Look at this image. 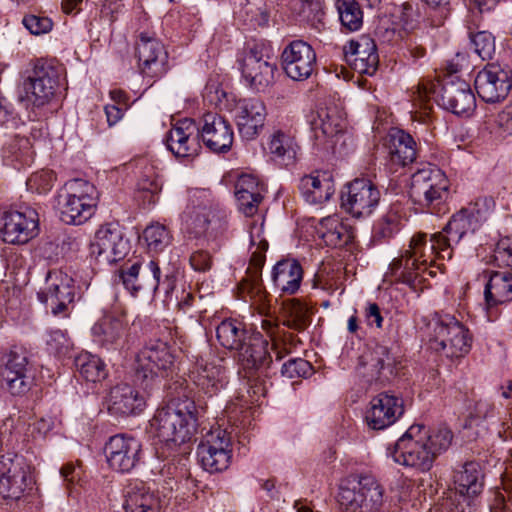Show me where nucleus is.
<instances>
[{"label": "nucleus", "instance_id": "nucleus-1", "mask_svg": "<svg viewBox=\"0 0 512 512\" xmlns=\"http://www.w3.org/2000/svg\"><path fill=\"white\" fill-rule=\"evenodd\" d=\"M494 200L490 197L476 199L473 203L463 207L452 215L442 231L432 234H415L405 250L395 258L390 266L389 273L395 281L416 287L427 280V276L435 277L436 259L450 260L453 248L467 234H473L487 220L494 209Z\"/></svg>", "mask_w": 512, "mask_h": 512}, {"label": "nucleus", "instance_id": "nucleus-2", "mask_svg": "<svg viewBox=\"0 0 512 512\" xmlns=\"http://www.w3.org/2000/svg\"><path fill=\"white\" fill-rule=\"evenodd\" d=\"M167 389V403L156 411L151 427L159 442L173 449L190 441L195 434L198 410L187 380L178 378Z\"/></svg>", "mask_w": 512, "mask_h": 512}, {"label": "nucleus", "instance_id": "nucleus-3", "mask_svg": "<svg viewBox=\"0 0 512 512\" xmlns=\"http://www.w3.org/2000/svg\"><path fill=\"white\" fill-rule=\"evenodd\" d=\"M426 326L429 345L434 351L450 359L462 358L470 352L472 335L455 316L434 313Z\"/></svg>", "mask_w": 512, "mask_h": 512}, {"label": "nucleus", "instance_id": "nucleus-4", "mask_svg": "<svg viewBox=\"0 0 512 512\" xmlns=\"http://www.w3.org/2000/svg\"><path fill=\"white\" fill-rule=\"evenodd\" d=\"M176 370V355L167 342L153 340L137 355L134 381L143 389H151L161 383L162 378L173 375Z\"/></svg>", "mask_w": 512, "mask_h": 512}, {"label": "nucleus", "instance_id": "nucleus-5", "mask_svg": "<svg viewBox=\"0 0 512 512\" xmlns=\"http://www.w3.org/2000/svg\"><path fill=\"white\" fill-rule=\"evenodd\" d=\"M383 496L384 490L374 476L357 474L341 482L337 502L341 512H378Z\"/></svg>", "mask_w": 512, "mask_h": 512}, {"label": "nucleus", "instance_id": "nucleus-6", "mask_svg": "<svg viewBox=\"0 0 512 512\" xmlns=\"http://www.w3.org/2000/svg\"><path fill=\"white\" fill-rule=\"evenodd\" d=\"M98 191L87 180L67 181L57 197L60 219L66 224L80 225L90 219L97 206Z\"/></svg>", "mask_w": 512, "mask_h": 512}, {"label": "nucleus", "instance_id": "nucleus-7", "mask_svg": "<svg viewBox=\"0 0 512 512\" xmlns=\"http://www.w3.org/2000/svg\"><path fill=\"white\" fill-rule=\"evenodd\" d=\"M227 217L226 210L213 206L197 193L190 196L181 216L184 230L193 238L222 234L227 227Z\"/></svg>", "mask_w": 512, "mask_h": 512}, {"label": "nucleus", "instance_id": "nucleus-8", "mask_svg": "<svg viewBox=\"0 0 512 512\" xmlns=\"http://www.w3.org/2000/svg\"><path fill=\"white\" fill-rule=\"evenodd\" d=\"M263 223L253 224L250 230V243L255 246L251 253L250 264L246 277L238 285L239 297L245 302H252L261 312L267 310L266 290L261 279V270L265 263V253L268 249V242L262 237Z\"/></svg>", "mask_w": 512, "mask_h": 512}, {"label": "nucleus", "instance_id": "nucleus-9", "mask_svg": "<svg viewBox=\"0 0 512 512\" xmlns=\"http://www.w3.org/2000/svg\"><path fill=\"white\" fill-rule=\"evenodd\" d=\"M450 195V181L437 166L427 164L412 174L409 197L422 209L434 210Z\"/></svg>", "mask_w": 512, "mask_h": 512}, {"label": "nucleus", "instance_id": "nucleus-10", "mask_svg": "<svg viewBox=\"0 0 512 512\" xmlns=\"http://www.w3.org/2000/svg\"><path fill=\"white\" fill-rule=\"evenodd\" d=\"M426 439L425 426L412 425L394 446L388 449V455L399 465L427 472L432 468L434 458L424 442Z\"/></svg>", "mask_w": 512, "mask_h": 512}, {"label": "nucleus", "instance_id": "nucleus-11", "mask_svg": "<svg viewBox=\"0 0 512 512\" xmlns=\"http://www.w3.org/2000/svg\"><path fill=\"white\" fill-rule=\"evenodd\" d=\"M239 63L242 78L253 91L264 92L274 82L277 67L271 48L264 43L248 45Z\"/></svg>", "mask_w": 512, "mask_h": 512}, {"label": "nucleus", "instance_id": "nucleus-12", "mask_svg": "<svg viewBox=\"0 0 512 512\" xmlns=\"http://www.w3.org/2000/svg\"><path fill=\"white\" fill-rule=\"evenodd\" d=\"M59 76L60 68L54 62L38 60L22 83L21 101L37 108L48 104L58 86Z\"/></svg>", "mask_w": 512, "mask_h": 512}, {"label": "nucleus", "instance_id": "nucleus-13", "mask_svg": "<svg viewBox=\"0 0 512 512\" xmlns=\"http://www.w3.org/2000/svg\"><path fill=\"white\" fill-rule=\"evenodd\" d=\"M75 295L74 279L61 269H53L46 275L45 290L38 292L37 297L53 316L68 318L74 308Z\"/></svg>", "mask_w": 512, "mask_h": 512}, {"label": "nucleus", "instance_id": "nucleus-14", "mask_svg": "<svg viewBox=\"0 0 512 512\" xmlns=\"http://www.w3.org/2000/svg\"><path fill=\"white\" fill-rule=\"evenodd\" d=\"M31 467L23 456L6 454L0 457V496L17 501L32 489Z\"/></svg>", "mask_w": 512, "mask_h": 512}, {"label": "nucleus", "instance_id": "nucleus-15", "mask_svg": "<svg viewBox=\"0 0 512 512\" xmlns=\"http://www.w3.org/2000/svg\"><path fill=\"white\" fill-rule=\"evenodd\" d=\"M201 467L209 473L225 471L232 459L231 437L220 427L207 432L197 447Z\"/></svg>", "mask_w": 512, "mask_h": 512}, {"label": "nucleus", "instance_id": "nucleus-16", "mask_svg": "<svg viewBox=\"0 0 512 512\" xmlns=\"http://www.w3.org/2000/svg\"><path fill=\"white\" fill-rule=\"evenodd\" d=\"M129 250L130 242L118 222L100 226L90 244V255L101 263L111 264L122 260Z\"/></svg>", "mask_w": 512, "mask_h": 512}, {"label": "nucleus", "instance_id": "nucleus-17", "mask_svg": "<svg viewBox=\"0 0 512 512\" xmlns=\"http://www.w3.org/2000/svg\"><path fill=\"white\" fill-rule=\"evenodd\" d=\"M38 229L39 216L31 207L5 211L0 217V237L9 244L27 243L37 235Z\"/></svg>", "mask_w": 512, "mask_h": 512}, {"label": "nucleus", "instance_id": "nucleus-18", "mask_svg": "<svg viewBox=\"0 0 512 512\" xmlns=\"http://www.w3.org/2000/svg\"><path fill=\"white\" fill-rule=\"evenodd\" d=\"M27 365L28 351L22 346H12L2 357L1 383L14 396L26 394L32 386Z\"/></svg>", "mask_w": 512, "mask_h": 512}, {"label": "nucleus", "instance_id": "nucleus-19", "mask_svg": "<svg viewBox=\"0 0 512 512\" xmlns=\"http://www.w3.org/2000/svg\"><path fill=\"white\" fill-rule=\"evenodd\" d=\"M381 192L368 179H355L346 186L341 195L342 208L354 218H366L379 205Z\"/></svg>", "mask_w": 512, "mask_h": 512}, {"label": "nucleus", "instance_id": "nucleus-20", "mask_svg": "<svg viewBox=\"0 0 512 512\" xmlns=\"http://www.w3.org/2000/svg\"><path fill=\"white\" fill-rule=\"evenodd\" d=\"M224 360L216 356L198 357L189 371L191 381L206 395H217L228 384Z\"/></svg>", "mask_w": 512, "mask_h": 512}, {"label": "nucleus", "instance_id": "nucleus-21", "mask_svg": "<svg viewBox=\"0 0 512 512\" xmlns=\"http://www.w3.org/2000/svg\"><path fill=\"white\" fill-rule=\"evenodd\" d=\"M478 96L487 103L504 100L512 87V73L499 64H488L478 72L475 81Z\"/></svg>", "mask_w": 512, "mask_h": 512}, {"label": "nucleus", "instance_id": "nucleus-22", "mask_svg": "<svg viewBox=\"0 0 512 512\" xmlns=\"http://www.w3.org/2000/svg\"><path fill=\"white\" fill-rule=\"evenodd\" d=\"M141 450L140 441L125 434L111 436L104 447L109 467L120 473L130 472L138 464Z\"/></svg>", "mask_w": 512, "mask_h": 512}, {"label": "nucleus", "instance_id": "nucleus-23", "mask_svg": "<svg viewBox=\"0 0 512 512\" xmlns=\"http://www.w3.org/2000/svg\"><path fill=\"white\" fill-rule=\"evenodd\" d=\"M234 120L242 139L250 141L257 138L264 129L267 109L258 98L239 99L234 107Z\"/></svg>", "mask_w": 512, "mask_h": 512}, {"label": "nucleus", "instance_id": "nucleus-24", "mask_svg": "<svg viewBox=\"0 0 512 512\" xmlns=\"http://www.w3.org/2000/svg\"><path fill=\"white\" fill-rule=\"evenodd\" d=\"M451 75H449L441 89L442 106L456 115L469 116L476 107V99L469 83L454 75L458 71L457 67L450 65Z\"/></svg>", "mask_w": 512, "mask_h": 512}, {"label": "nucleus", "instance_id": "nucleus-25", "mask_svg": "<svg viewBox=\"0 0 512 512\" xmlns=\"http://www.w3.org/2000/svg\"><path fill=\"white\" fill-rule=\"evenodd\" d=\"M269 342L259 334H253L238 352V363L251 377L256 374L270 377L273 359Z\"/></svg>", "mask_w": 512, "mask_h": 512}, {"label": "nucleus", "instance_id": "nucleus-26", "mask_svg": "<svg viewBox=\"0 0 512 512\" xmlns=\"http://www.w3.org/2000/svg\"><path fill=\"white\" fill-rule=\"evenodd\" d=\"M281 60L286 75L293 80L302 81L313 73L316 53L307 42L294 40L283 49Z\"/></svg>", "mask_w": 512, "mask_h": 512}, {"label": "nucleus", "instance_id": "nucleus-27", "mask_svg": "<svg viewBox=\"0 0 512 512\" xmlns=\"http://www.w3.org/2000/svg\"><path fill=\"white\" fill-rule=\"evenodd\" d=\"M200 131L193 119L179 120L167 133L165 143L177 158H194L201 151Z\"/></svg>", "mask_w": 512, "mask_h": 512}, {"label": "nucleus", "instance_id": "nucleus-28", "mask_svg": "<svg viewBox=\"0 0 512 512\" xmlns=\"http://www.w3.org/2000/svg\"><path fill=\"white\" fill-rule=\"evenodd\" d=\"M142 264L135 262L127 268H121L116 276L115 282L121 283L132 296H137L142 290H148L153 293L159 289L161 284V269L155 260H150L143 267L142 277L140 270Z\"/></svg>", "mask_w": 512, "mask_h": 512}, {"label": "nucleus", "instance_id": "nucleus-29", "mask_svg": "<svg viewBox=\"0 0 512 512\" xmlns=\"http://www.w3.org/2000/svg\"><path fill=\"white\" fill-rule=\"evenodd\" d=\"M403 413L404 401L401 397L381 392L371 399L365 421L369 428L383 430L393 425Z\"/></svg>", "mask_w": 512, "mask_h": 512}, {"label": "nucleus", "instance_id": "nucleus-30", "mask_svg": "<svg viewBox=\"0 0 512 512\" xmlns=\"http://www.w3.org/2000/svg\"><path fill=\"white\" fill-rule=\"evenodd\" d=\"M199 131L200 138L211 152L226 153L231 149L234 132L230 122L223 116L215 113L205 114Z\"/></svg>", "mask_w": 512, "mask_h": 512}, {"label": "nucleus", "instance_id": "nucleus-31", "mask_svg": "<svg viewBox=\"0 0 512 512\" xmlns=\"http://www.w3.org/2000/svg\"><path fill=\"white\" fill-rule=\"evenodd\" d=\"M346 62L360 74L373 75L379 64L377 46L374 39L361 35L344 46Z\"/></svg>", "mask_w": 512, "mask_h": 512}, {"label": "nucleus", "instance_id": "nucleus-32", "mask_svg": "<svg viewBox=\"0 0 512 512\" xmlns=\"http://www.w3.org/2000/svg\"><path fill=\"white\" fill-rule=\"evenodd\" d=\"M136 53L139 69L144 76L155 78L165 73L167 52L158 39L141 34Z\"/></svg>", "mask_w": 512, "mask_h": 512}, {"label": "nucleus", "instance_id": "nucleus-33", "mask_svg": "<svg viewBox=\"0 0 512 512\" xmlns=\"http://www.w3.org/2000/svg\"><path fill=\"white\" fill-rule=\"evenodd\" d=\"M127 321L123 313L109 312L94 324V341L107 350H116L123 344Z\"/></svg>", "mask_w": 512, "mask_h": 512}, {"label": "nucleus", "instance_id": "nucleus-34", "mask_svg": "<svg viewBox=\"0 0 512 512\" xmlns=\"http://www.w3.org/2000/svg\"><path fill=\"white\" fill-rule=\"evenodd\" d=\"M311 125L316 139H333L346 129L345 113L342 108L333 103L319 107Z\"/></svg>", "mask_w": 512, "mask_h": 512}, {"label": "nucleus", "instance_id": "nucleus-35", "mask_svg": "<svg viewBox=\"0 0 512 512\" xmlns=\"http://www.w3.org/2000/svg\"><path fill=\"white\" fill-rule=\"evenodd\" d=\"M146 406L144 395L133 386L118 384L114 386L108 398V410L113 415H136Z\"/></svg>", "mask_w": 512, "mask_h": 512}, {"label": "nucleus", "instance_id": "nucleus-36", "mask_svg": "<svg viewBox=\"0 0 512 512\" xmlns=\"http://www.w3.org/2000/svg\"><path fill=\"white\" fill-rule=\"evenodd\" d=\"M299 150L300 147L290 131L277 128L268 137V155L273 162L280 166L289 167L294 165Z\"/></svg>", "mask_w": 512, "mask_h": 512}, {"label": "nucleus", "instance_id": "nucleus-37", "mask_svg": "<svg viewBox=\"0 0 512 512\" xmlns=\"http://www.w3.org/2000/svg\"><path fill=\"white\" fill-rule=\"evenodd\" d=\"M299 190L304 201L310 205H323L335 193V184L327 174L305 175L300 179Z\"/></svg>", "mask_w": 512, "mask_h": 512}, {"label": "nucleus", "instance_id": "nucleus-38", "mask_svg": "<svg viewBox=\"0 0 512 512\" xmlns=\"http://www.w3.org/2000/svg\"><path fill=\"white\" fill-rule=\"evenodd\" d=\"M388 149L391 161L401 166L412 163L418 153V145L414 138L401 129L390 131Z\"/></svg>", "mask_w": 512, "mask_h": 512}, {"label": "nucleus", "instance_id": "nucleus-39", "mask_svg": "<svg viewBox=\"0 0 512 512\" xmlns=\"http://www.w3.org/2000/svg\"><path fill=\"white\" fill-rule=\"evenodd\" d=\"M303 278V269L295 259H284L276 263L272 271V280L282 292L296 293Z\"/></svg>", "mask_w": 512, "mask_h": 512}, {"label": "nucleus", "instance_id": "nucleus-40", "mask_svg": "<svg viewBox=\"0 0 512 512\" xmlns=\"http://www.w3.org/2000/svg\"><path fill=\"white\" fill-rule=\"evenodd\" d=\"M317 233L331 247L347 245L354 237L352 227L337 215L321 219Z\"/></svg>", "mask_w": 512, "mask_h": 512}, {"label": "nucleus", "instance_id": "nucleus-41", "mask_svg": "<svg viewBox=\"0 0 512 512\" xmlns=\"http://www.w3.org/2000/svg\"><path fill=\"white\" fill-rule=\"evenodd\" d=\"M454 484L461 495L473 497L480 494L484 486V474L480 464L475 461L464 463L454 473Z\"/></svg>", "mask_w": 512, "mask_h": 512}, {"label": "nucleus", "instance_id": "nucleus-42", "mask_svg": "<svg viewBox=\"0 0 512 512\" xmlns=\"http://www.w3.org/2000/svg\"><path fill=\"white\" fill-rule=\"evenodd\" d=\"M484 296L489 306L512 301V274L509 272H488Z\"/></svg>", "mask_w": 512, "mask_h": 512}, {"label": "nucleus", "instance_id": "nucleus-43", "mask_svg": "<svg viewBox=\"0 0 512 512\" xmlns=\"http://www.w3.org/2000/svg\"><path fill=\"white\" fill-rule=\"evenodd\" d=\"M252 335L242 321L233 318L223 320L216 328L218 342L229 350L239 351Z\"/></svg>", "mask_w": 512, "mask_h": 512}, {"label": "nucleus", "instance_id": "nucleus-44", "mask_svg": "<svg viewBox=\"0 0 512 512\" xmlns=\"http://www.w3.org/2000/svg\"><path fill=\"white\" fill-rule=\"evenodd\" d=\"M34 155L32 144L27 137L14 136L6 141L2 148L3 161L16 169L30 165Z\"/></svg>", "mask_w": 512, "mask_h": 512}, {"label": "nucleus", "instance_id": "nucleus-45", "mask_svg": "<svg viewBox=\"0 0 512 512\" xmlns=\"http://www.w3.org/2000/svg\"><path fill=\"white\" fill-rule=\"evenodd\" d=\"M125 512H160L159 497L145 486L135 485L129 488L123 504Z\"/></svg>", "mask_w": 512, "mask_h": 512}, {"label": "nucleus", "instance_id": "nucleus-46", "mask_svg": "<svg viewBox=\"0 0 512 512\" xmlns=\"http://www.w3.org/2000/svg\"><path fill=\"white\" fill-rule=\"evenodd\" d=\"M403 214L400 204H392L373 226V241L385 243L392 239L402 227Z\"/></svg>", "mask_w": 512, "mask_h": 512}, {"label": "nucleus", "instance_id": "nucleus-47", "mask_svg": "<svg viewBox=\"0 0 512 512\" xmlns=\"http://www.w3.org/2000/svg\"><path fill=\"white\" fill-rule=\"evenodd\" d=\"M75 367L80 375L90 382H100L107 377L106 364L97 355L82 352L75 357Z\"/></svg>", "mask_w": 512, "mask_h": 512}, {"label": "nucleus", "instance_id": "nucleus-48", "mask_svg": "<svg viewBox=\"0 0 512 512\" xmlns=\"http://www.w3.org/2000/svg\"><path fill=\"white\" fill-rule=\"evenodd\" d=\"M137 187L141 191L152 195L158 194L162 189V182L156 167L146 158L136 161Z\"/></svg>", "mask_w": 512, "mask_h": 512}, {"label": "nucleus", "instance_id": "nucleus-49", "mask_svg": "<svg viewBox=\"0 0 512 512\" xmlns=\"http://www.w3.org/2000/svg\"><path fill=\"white\" fill-rule=\"evenodd\" d=\"M358 359L361 364H372L382 369L393 373V368L396 364L394 356L391 354L390 349L387 346L381 344H374L366 346Z\"/></svg>", "mask_w": 512, "mask_h": 512}, {"label": "nucleus", "instance_id": "nucleus-50", "mask_svg": "<svg viewBox=\"0 0 512 512\" xmlns=\"http://www.w3.org/2000/svg\"><path fill=\"white\" fill-rule=\"evenodd\" d=\"M336 7L343 27L357 31L363 24V12L356 0H337Z\"/></svg>", "mask_w": 512, "mask_h": 512}, {"label": "nucleus", "instance_id": "nucleus-51", "mask_svg": "<svg viewBox=\"0 0 512 512\" xmlns=\"http://www.w3.org/2000/svg\"><path fill=\"white\" fill-rule=\"evenodd\" d=\"M143 240L149 251L157 253L170 245L172 236L166 226L160 223H153L144 229Z\"/></svg>", "mask_w": 512, "mask_h": 512}, {"label": "nucleus", "instance_id": "nucleus-52", "mask_svg": "<svg viewBox=\"0 0 512 512\" xmlns=\"http://www.w3.org/2000/svg\"><path fill=\"white\" fill-rule=\"evenodd\" d=\"M266 303L268 304L267 310L265 312H261L260 309L256 306V304L250 302L251 307L257 310L260 315L265 316V318H263L261 321V327L271 337L273 341L271 346L272 352L274 353L276 360L280 361L285 356L287 351L284 347H281L273 338L277 330V323L271 315L270 299L267 292Z\"/></svg>", "mask_w": 512, "mask_h": 512}, {"label": "nucleus", "instance_id": "nucleus-53", "mask_svg": "<svg viewBox=\"0 0 512 512\" xmlns=\"http://www.w3.org/2000/svg\"><path fill=\"white\" fill-rule=\"evenodd\" d=\"M427 439L424 440L435 459L438 455L445 452L451 445L453 434L447 428H440L429 431L425 428Z\"/></svg>", "mask_w": 512, "mask_h": 512}, {"label": "nucleus", "instance_id": "nucleus-54", "mask_svg": "<svg viewBox=\"0 0 512 512\" xmlns=\"http://www.w3.org/2000/svg\"><path fill=\"white\" fill-rule=\"evenodd\" d=\"M471 44L475 53L482 60L492 59L495 53V38L488 31H479L477 33L469 32Z\"/></svg>", "mask_w": 512, "mask_h": 512}, {"label": "nucleus", "instance_id": "nucleus-55", "mask_svg": "<svg viewBox=\"0 0 512 512\" xmlns=\"http://www.w3.org/2000/svg\"><path fill=\"white\" fill-rule=\"evenodd\" d=\"M284 325L297 331L304 330L309 325L308 309L299 302H292L286 307Z\"/></svg>", "mask_w": 512, "mask_h": 512}, {"label": "nucleus", "instance_id": "nucleus-56", "mask_svg": "<svg viewBox=\"0 0 512 512\" xmlns=\"http://www.w3.org/2000/svg\"><path fill=\"white\" fill-rule=\"evenodd\" d=\"M311 286L332 295L339 288V277L332 269L322 267L314 274Z\"/></svg>", "mask_w": 512, "mask_h": 512}, {"label": "nucleus", "instance_id": "nucleus-57", "mask_svg": "<svg viewBox=\"0 0 512 512\" xmlns=\"http://www.w3.org/2000/svg\"><path fill=\"white\" fill-rule=\"evenodd\" d=\"M313 373V366L305 359L293 358L281 367L282 376L288 379L307 378Z\"/></svg>", "mask_w": 512, "mask_h": 512}, {"label": "nucleus", "instance_id": "nucleus-58", "mask_svg": "<svg viewBox=\"0 0 512 512\" xmlns=\"http://www.w3.org/2000/svg\"><path fill=\"white\" fill-rule=\"evenodd\" d=\"M55 180L56 176L53 171L41 170L33 173L28 178L26 184L29 190L39 194H45L52 189Z\"/></svg>", "mask_w": 512, "mask_h": 512}, {"label": "nucleus", "instance_id": "nucleus-59", "mask_svg": "<svg viewBox=\"0 0 512 512\" xmlns=\"http://www.w3.org/2000/svg\"><path fill=\"white\" fill-rule=\"evenodd\" d=\"M22 23L33 35H42L51 31L53 22L46 16L29 14L23 17Z\"/></svg>", "mask_w": 512, "mask_h": 512}, {"label": "nucleus", "instance_id": "nucleus-60", "mask_svg": "<svg viewBox=\"0 0 512 512\" xmlns=\"http://www.w3.org/2000/svg\"><path fill=\"white\" fill-rule=\"evenodd\" d=\"M263 186L258 179L250 174L241 175L235 184V194H248L259 197L263 195Z\"/></svg>", "mask_w": 512, "mask_h": 512}, {"label": "nucleus", "instance_id": "nucleus-61", "mask_svg": "<svg viewBox=\"0 0 512 512\" xmlns=\"http://www.w3.org/2000/svg\"><path fill=\"white\" fill-rule=\"evenodd\" d=\"M300 15L307 21L317 22L316 28L320 30V26L324 24L321 17L324 15L321 0H300Z\"/></svg>", "mask_w": 512, "mask_h": 512}, {"label": "nucleus", "instance_id": "nucleus-62", "mask_svg": "<svg viewBox=\"0 0 512 512\" xmlns=\"http://www.w3.org/2000/svg\"><path fill=\"white\" fill-rule=\"evenodd\" d=\"M386 370L372 364H361L358 359L356 366L357 375L368 385L383 382V375Z\"/></svg>", "mask_w": 512, "mask_h": 512}, {"label": "nucleus", "instance_id": "nucleus-63", "mask_svg": "<svg viewBox=\"0 0 512 512\" xmlns=\"http://www.w3.org/2000/svg\"><path fill=\"white\" fill-rule=\"evenodd\" d=\"M494 260L499 266L512 268V237L499 240L494 251Z\"/></svg>", "mask_w": 512, "mask_h": 512}, {"label": "nucleus", "instance_id": "nucleus-64", "mask_svg": "<svg viewBox=\"0 0 512 512\" xmlns=\"http://www.w3.org/2000/svg\"><path fill=\"white\" fill-rule=\"evenodd\" d=\"M47 346L49 351L54 354H65L69 349V339L67 334L62 330L51 331L49 338L47 339Z\"/></svg>", "mask_w": 512, "mask_h": 512}]
</instances>
